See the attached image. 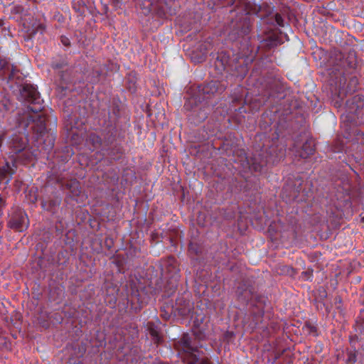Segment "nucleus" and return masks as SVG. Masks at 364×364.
<instances>
[{
  "label": "nucleus",
  "instance_id": "obj_2",
  "mask_svg": "<svg viewBox=\"0 0 364 364\" xmlns=\"http://www.w3.org/2000/svg\"><path fill=\"white\" fill-rule=\"evenodd\" d=\"M240 162L243 168H250L255 172H261L268 164H275L285 156L286 146L279 144L278 139L272 140L268 148L264 146L260 152L255 154L250 159L244 150L240 151Z\"/></svg>",
  "mask_w": 364,
  "mask_h": 364
},
{
  "label": "nucleus",
  "instance_id": "obj_5",
  "mask_svg": "<svg viewBox=\"0 0 364 364\" xmlns=\"http://www.w3.org/2000/svg\"><path fill=\"white\" fill-rule=\"evenodd\" d=\"M237 301L242 306L251 305L250 313L255 318L256 322L264 315V302L260 298L255 296L252 287L246 284H240L236 291Z\"/></svg>",
  "mask_w": 364,
  "mask_h": 364
},
{
  "label": "nucleus",
  "instance_id": "obj_31",
  "mask_svg": "<svg viewBox=\"0 0 364 364\" xmlns=\"http://www.w3.org/2000/svg\"><path fill=\"white\" fill-rule=\"evenodd\" d=\"M336 105L338 107L341 106V103L338 101L336 102Z\"/></svg>",
  "mask_w": 364,
  "mask_h": 364
},
{
  "label": "nucleus",
  "instance_id": "obj_32",
  "mask_svg": "<svg viewBox=\"0 0 364 364\" xmlns=\"http://www.w3.org/2000/svg\"><path fill=\"white\" fill-rule=\"evenodd\" d=\"M169 260H170L171 262H173L175 259H174V258H173V257H171V258H169Z\"/></svg>",
  "mask_w": 364,
  "mask_h": 364
},
{
  "label": "nucleus",
  "instance_id": "obj_29",
  "mask_svg": "<svg viewBox=\"0 0 364 364\" xmlns=\"http://www.w3.org/2000/svg\"><path fill=\"white\" fill-rule=\"evenodd\" d=\"M5 61L0 58V70H1L5 66Z\"/></svg>",
  "mask_w": 364,
  "mask_h": 364
},
{
  "label": "nucleus",
  "instance_id": "obj_24",
  "mask_svg": "<svg viewBox=\"0 0 364 364\" xmlns=\"http://www.w3.org/2000/svg\"><path fill=\"white\" fill-rule=\"evenodd\" d=\"M275 20L279 26H283V19L280 15L277 14L275 16Z\"/></svg>",
  "mask_w": 364,
  "mask_h": 364
},
{
  "label": "nucleus",
  "instance_id": "obj_11",
  "mask_svg": "<svg viewBox=\"0 0 364 364\" xmlns=\"http://www.w3.org/2000/svg\"><path fill=\"white\" fill-rule=\"evenodd\" d=\"M120 117V107L119 105H113L111 110L108 112V121L105 122V124L108 128L114 129L116 123Z\"/></svg>",
  "mask_w": 364,
  "mask_h": 364
},
{
  "label": "nucleus",
  "instance_id": "obj_4",
  "mask_svg": "<svg viewBox=\"0 0 364 364\" xmlns=\"http://www.w3.org/2000/svg\"><path fill=\"white\" fill-rule=\"evenodd\" d=\"M192 94L187 98L184 107L191 112L188 116V121L198 125L207 119L210 107L205 101V92H192Z\"/></svg>",
  "mask_w": 364,
  "mask_h": 364
},
{
  "label": "nucleus",
  "instance_id": "obj_3",
  "mask_svg": "<svg viewBox=\"0 0 364 364\" xmlns=\"http://www.w3.org/2000/svg\"><path fill=\"white\" fill-rule=\"evenodd\" d=\"M175 348L183 353L182 359L185 364H213L193 338L188 333H184L181 338L174 343Z\"/></svg>",
  "mask_w": 364,
  "mask_h": 364
},
{
  "label": "nucleus",
  "instance_id": "obj_21",
  "mask_svg": "<svg viewBox=\"0 0 364 364\" xmlns=\"http://www.w3.org/2000/svg\"><path fill=\"white\" fill-rule=\"evenodd\" d=\"M188 252L191 254L198 255V253L200 252V247L198 246L197 244L190 242L188 245Z\"/></svg>",
  "mask_w": 364,
  "mask_h": 364
},
{
  "label": "nucleus",
  "instance_id": "obj_20",
  "mask_svg": "<svg viewBox=\"0 0 364 364\" xmlns=\"http://www.w3.org/2000/svg\"><path fill=\"white\" fill-rule=\"evenodd\" d=\"M4 100L2 102V105L6 111L14 110V108L16 107V105L11 102V100L7 97L4 96Z\"/></svg>",
  "mask_w": 364,
  "mask_h": 364
},
{
  "label": "nucleus",
  "instance_id": "obj_8",
  "mask_svg": "<svg viewBox=\"0 0 364 364\" xmlns=\"http://www.w3.org/2000/svg\"><path fill=\"white\" fill-rule=\"evenodd\" d=\"M364 96L363 95H357L352 98L348 99L346 102L347 110L352 114H356L357 111L363 107Z\"/></svg>",
  "mask_w": 364,
  "mask_h": 364
},
{
  "label": "nucleus",
  "instance_id": "obj_9",
  "mask_svg": "<svg viewBox=\"0 0 364 364\" xmlns=\"http://www.w3.org/2000/svg\"><path fill=\"white\" fill-rule=\"evenodd\" d=\"M61 203V198L57 196L48 200L41 201V207L43 210L54 213Z\"/></svg>",
  "mask_w": 364,
  "mask_h": 364
},
{
  "label": "nucleus",
  "instance_id": "obj_23",
  "mask_svg": "<svg viewBox=\"0 0 364 364\" xmlns=\"http://www.w3.org/2000/svg\"><path fill=\"white\" fill-rule=\"evenodd\" d=\"M356 361V356L355 353H349L348 358V362L350 364H353Z\"/></svg>",
  "mask_w": 364,
  "mask_h": 364
},
{
  "label": "nucleus",
  "instance_id": "obj_19",
  "mask_svg": "<svg viewBox=\"0 0 364 364\" xmlns=\"http://www.w3.org/2000/svg\"><path fill=\"white\" fill-rule=\"evenodd\" d=\"M88 141L92 144L95 148L100 147L102 144V139L95 133H91L88 136Z\"/></svg>",
  "mask_w": 364,
  "mask_h": 364
},
{
  "label": "nucleus",
  "instance_id": "obj_26",
  "mask_svg": "<svg viewBox=\"0 0 364 364\" xmlns=\"http://www.w3.org/2000/svg\"><path fill=\"white\" fill-rule=\"evenodd\" d=\"M346 92H334L335 95H338V97L341 100H343V97L344 95H346Z\"/></svg>",
  "mask_w": 364,
  "mask_h": 364
},
{
  "label": "nucleus",
  "instance_id": "obj_6",
  "mask_svg": "<svg viewBox=\"0 0 364 364\" xmlns=\"http://www.w3.org/2000/svg\"><path fill=\"white\" fill-rule=\"evenodd\" d=\"M29 225L27 215L22 210L15 212L9 221V226L19 232L26 230Z\"/></svg>",
  "mask_w": 364,
  "mask_h": 364
},
{
  "label": "nucleus",
  "instance_id": "obj_16",
  "mask_svg": "<svg viewBox=\"0 0 364 364\" xmlns=\"http://www.w3.org/2000/svg\"><path fill=\"white\" fill-rule=\"evenodd\" d=\"M65 188L69 190L72 196L74 197L79 196L81 192L80 183L76 179H72L66 182Z\"/></svg>",
  "mask_w": 364,
  "mask_h": 364
},
{
  "label": "nucleus",
  "instance_id": "obj_7",
  "mask_svg": "<svg viewBox=\"0 0 364 364\" xmlns=\"http://www.w3.org/2000/svg\"><path fill=\"white\" fill-rule=\"evenodd\" d=\"M8 88L12 91H36L37 87L36 85L27 82H23L22 80H16L15 74L13 73L6 82Z\"/></svg>",
  "mask_w": 364,
  "mask_h": 364
},
{
  "label": "nucleus",
  "instance_id": "obj_28",
  "mask_svg": "<svg viewBox=\"0 0 364 364\" xmlns=\"http://www.w3.org/2000/svg\"><path fill=\"white\" fill-rule=\"evenodd\" d=\"M61 41L65 46H68L69 44V40L66 38H63Z\"/></svg>",
  "mask_w": 364,
  "mask_h": 364
},
{
  "label": "nucleus",
  "instance_id": "obj_1",
  "mask_svg": "<svg viewBox=\"0 0 364 364\" xmlns=\"http://www.w3.org/2000/svg\"><path fill=\"white\" fill-rule=\"evenodd\" d=\"M16 97L26 109L22 112L18 111L15 115V125L11 129H16L18 134L11 135L9 146L14 159L26 164L38 157L36 151L26 149L28 137L38 143L47 134L46 122L48 119L41 113L44 100L40 92H17Z\"/></svg>",
  "mask_w": 364,
  "mask_h": 364
},
{
  "label": "nucleus",
  "instance_id": "obj_22",
  "mask_svg": "<svg viewBox=\"0 0 364 364\" xmlns=\"http://www.w3.org/2000/svg\"><path fill=\"white\" fill-rule=\"evenodd\" d=\"M342 299L340 296H336L333 299V304L337 309H341Z\"/></svg>",
  "mask_w": 364,
  "mask_h": 364
},
{
  "label": "nucleus",
  "instance_id": "obj_12",
  "mask_svg": "<svg viewBox=\"0 0 364 364\" xmlns=\"http://www.w3.org/2000/svg\"><path fill=\"white\" fill-rule=\"evenodd\" d=\"M176 311L178 314L181 316H188L193 310V306L189 301H183L182 299H178L176 300Z\"/></svg>",
  "mask_w": 364,
  "mask_h": 364
},
{
  "label": "nucleus",
  "instance_id": "obj_10",
  "mask_svg": "<svg viewBox=\"0 0 364 364\" xmlns=\"http://www.w3.org/2000/svg\"><path fill=\"white\" fill-rule=\"evenodd\" d=\"M315 151V143L312 139H307L301 148L296 151V155L302 159H306L312 155Z\"/></svg>",
  "mask_w": 364,
  "mask_h": 364
},
{
  "label": "nucleus",
  "instance_id": "obj_18",
  "mask_svg": "<svg viewBox=\"0 0 364 364\" xmlns=\"http://www.w3.org/2000/svg\"><path fill=\"white\" fill-rule=\"evenodd\" d=\"M128 89L129 91L137 89L136 86V76L135 73H130L127 78Z\"/></svg>",
  "mask_w": 364,
  "mask_h": 364
},
{
  "label": "nucleus",
  "instance_id": "obj_17",
  "mask_svg": "<svg viewBox=\"0 0 364 364\" xmlns=\"http://www.w3.org/2000/svg\"><path fill=\"white\" fill-rule=\"evenodd\" d=\"M55 144V136L53 134H47L45 139H43V144L38 148L41 150H44L46 153L50 152Z\"/></svg>",
  "mask_w": 364,
  "mask_h": 364
},
{
  "label": "nucleus",
  "instance_id": "obj_34",
  "mask_svg": "<svg viewBox=\"0 0 364 364\" xmlns=\"http://www.w3.org/2000/svg\"><path fill=\"white\" fill-rule=\"evenodd\" d=\"M242 33H247V30H245L244 31H242Z\"/></svg>",
  "mask_w": 364,
  "mask_h": 364
},
{
  "label": "nucleus",
  "instance_id": "obj_27",
  "mask_svg": "<svg viewBox=\"0 0 364 364\" xmlns=\"http://www.w3.org/2000/svg\"><path fill=\"white\" fill-rule=\"evenodd\" d=\"M342 78H344V77H340L339 85H338V83L337 82H335V85L336 86V88L338 87L339 89H341ZM342 89H343V87H342Z\"/></svg>",
  "mask_w": 364,
  "mask_h": 364
},
{
  "label": "nucleus",
  "instance_id": "obj_33",
  "mask_svg": "<svg viewBox=\"0 0 364 364\" xmlns=\"http://www.w3.org/2000/svg\"><path fill=\"white\" fill-rule=\"evenodd\" d=\"M213 87H215V85H213V86L210 85V89L212 90Z\"/></svg>",
  "mask_w": 364,
  "mask_h": 364
},
{
  "label": "nucleus",
  "instance_id": "obj_13",
  "mask_svg": "<svg viewBox=\"0 0 364 364\" xmlns=\"http://www.w3.org/2000/svg\"><path fill=\"white\" fill-rule=\"evenodd\" d=\"M14 170L10 166L9 163L0 166V184L7 185L12 178Z\"/></svg>",
  "mask_w": 364,
  "mask_h": 364
},
{
  "label": "nucleus",
  "instance_id": "obj_30",
  "mask_svg": "<svg viewBox=\"0 0 364 364\" xmlns=\"http://www.w3.org/2000/svg\"><path fill=\"white\" fill-rule=\"evenodd\" d=\"M53 120H54L55 124H56V123H57V117H53Z\"/></svg>",
  "mask_w": 364,
  "mask_h": 364
},
{
  "label": "nucleus",
  "instance_id": "obj_15",
  "mask_svg": "<svg viewBox=\"0 0 364 364\" xmlns=\"http://www.w3.org/2000/svg\"><path fill=\"white\" fill-rule=\"evenodd\" d=\"M63 117L65 119V128L68 132H72V134H75L73 129L77 128L76 123H73L75 117L73 116L72 113L69 111H65L63 112Z\"/></svg>",
  "mask_w": 364,
  "mask_h": 364
},
{
  "label": "nucleus",
  "instance_id": "obj_25",
  "mask_svg": "<svg viewBox=\"0 0 364 364\" xmlns=\"http://www.w3.org/2000/svg\"><path fill=\"white\" fill-rule=\"evenodd\" d=\"M306 328H309V333H314V332H316V328L314 326H311V325H306Z\"/></svg>",
  "mask_w": 364,
  "mask_h": 364
},
{
  "label": "nucleus",
  "instance_id": "obj_14",
  "mask_svg": "<svg viewBox=\"0 0 364 364\" xmlns=\"http://www.w3.org/2000/svg\"><path fill=\"white\" fill-rule=\"evenodd\" d=\"M146 330L149 331L155 343L159 344L162 342V336L160 333V328L159 325L155 324L154 322L149 321L146 323Z\"/></svg>",
  "mask_w": 364,
  "mask_h": 364
}]
</instances>
